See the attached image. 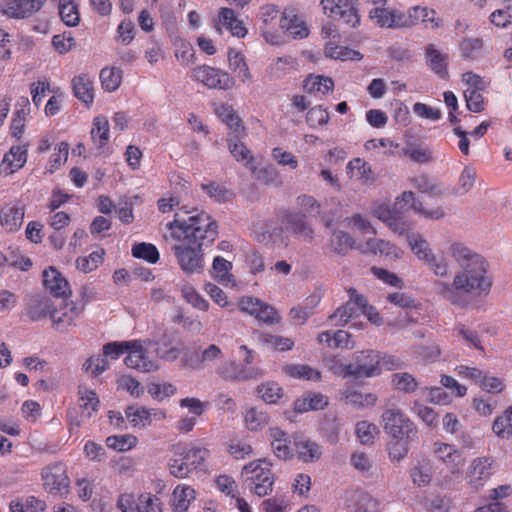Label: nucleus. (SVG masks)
I'll use <instances>...</instances> for the list:
<instances>
[{
	"instance_id": "dca6fc26",
	"label": "nucleus",
	"mask_w": 512,
	"mask_h": 512,
	"mask_svg": "<svg viewBox=\"0 0 512 512\" xmlns=\"http://www.w3.org/2000/svg\"><path fill=\"white\" fill-rule=\"evenodd\" d=\"M24 214V205L20 202L8 203L0 210V224L6 231H17L22 226Z\"/></svg>"
},
{
	"instance_id": "a878e982",
	"label": "nucleus",
	"mask_w": 512,
	"mask_h": 512,
	"mask_svg": "<svg viewBox=\"0 0 512 512\" xmlns=\"http://www.w3.org/2000/svg\"><path fill=\"white\" fill-rule=\"evenodd\" d=\"M218 374L225 380L244 381L254 378L258 372L254 369H247L240 364L231 361L224 363L218 368Z\"/></svg>"
},
{
	"instance_id": "58836bf2",
	"label": "nucleus",
	"mask_w": 512,
	"mask_h": 512,
	"mask_svg": "<svg viewBox=\"0 0 512 512\" xmlns=\"http://www.w3.org/2000/svg\"><path fill=\"white\" fill-rule=\"evenodd\" d=\"M91 138L98 148L107 144L109 140V122L105 116L99 115L94 118Z\"/></svg>"
},
{
	"instance_id": "052dcab7",
	"label": "nucleus",
	"mask_w": 512,
	"mask_h": 512,
	"mask_svg": "<svg viewBox=\"0 0 512 512\" xmlns=\"http://www.w3.org/2000/svg\"><path fill=\"white\" fill-rule=\"evenodd\" d=\"M104 250L93 251L88 257H78L76 267L84 273L95 270L103 261Z\"/></svg>"
},
{
	"instance_id": "f3484780",
	"label": "nucleus",
	"mask_w": 512,
	"mask_h": 512,
	"mask_svg": "<svg viewBox=\"0 0 512 512\" xmlns=\"http://www.w3.org/2000/svg\"><path fill=\"white\" fill-rule=\"evenodd\" d=\"M348 512H380V502L364 490L353 491L348 498Z\"/></svg>"
},
{
	"instance_id": "e2e57ef3",
	"label": "nucleus",
	"mask_w": 512,
	"mask_h": 512,
	"mask_svg": "<svg viewBox=\"0 0 512 512\" xmlns=\"http://www.w3.org/2000/svg\"><path fill=\"white\" fill-rule=\"evenodd\" d=\"M376 400L377 397L372 393L363 395L358 391H347L345 394L346 403L357 408L373 406Z\"/></svg>"
},
{
	"instance_id": "a19ab883",
	"label": "nucleus",
	"mask_w": 512,
	"mask_h": 512,
	"mask_svg": "<svg viewBox=\"0 0 512 512\" xmlns=\"http://www.w3.org/2000/svg\"><path fill=\"white\" fill-rule=\"evenodd\" d=\"M318 341L331 348H349L350 334L344 330H337L333 333L324 331L318 335Z\"/></svg>"
},
{
	"instance_id": "f03ea898",
	"label": "nucleus",
	"mask_w": 512,
	"mask_h": 512,
	"mask_svg": "<svg viewBox=\"0 0 512 512\" xmlns=\"http://www.w3.org/2000/svg\"><path fill=\"white\" fill-rule=\"evenodd\" d=\"M449 254L460 267L452 283L436 281V292L452 305L464 308L472 300L487 295L492 287L488 275L489 264L485 258L463 243H453Z\"/></svg>"
},
{
	"instance_id": "79ce46f5",
	"label": "nucleus",
	"mask_w": 512,
	"mask_h": 512,
	"mask_svg": "<svg viewBox=\"0 0 512 512\" xmlns=\"http://www.w3.org/2000/svg\"><path fill=\"white\" fill-rule=\"evenodd\" d=\"M392 386L403 393L411 394L418 388V381L408 372H397L391 376Z\"/></svg>"
},
{
	"instance_id": "338daca9",
	"label": "nucleus",
	"mask_w": 512,
	"mask_h": 512,
	"mask_svg": "<svg viewBox=\"0 0 512 512\" xmlns=\"http://www.w3.org/2000/svg\"><path fill=\"white\" fill-rule=\"evenodd\" d=\"M201 188L208 194L210 198L220 203L228 201L232 196V192L230 190L216 182H210L208 184L202 183Z\"/></svg>"
},
{
	"instance_id": "13d9d810",
	"label": "nucleus",
	"mask_w": 512,
	"mask_h": 512,
	"mask_svg": "<svg viewBox=\"0 0 512 512\" xmlns=\"http://www.w3.org/2000/svg\"><path fill=\"white\" fill-rule=\"evenodd\" d=\"M411 411L416 414L427 426L435 427L438 424V414L431 407L421 404L415 400Z\"/></svg>"
},
{
	"instance_id": "ea45409f",
	"label": "nucleus",
	"mask_w": 512,
	"mask_h": 512,
	"mask_svg": "<svg viewBox=\"0 0 512 512\" xmlns=\"http://www.w3.org/2000/svg\"><path fill=\"white\" fill-rule=\"evenodd\" d=\"M415 438H392V440L387 445V451L389 459L392 462H400L403 460L409 452V444Z\"/></svg>"
},
{
	"instance_id": "8fccbe9b",
	"label": "nucleus",
	"mask_w": 512,
	"mask_h": 512,
	"mask_svg": "<svg viewBox=\"0 0 512 512\" xmlns=\"http://www.w3.org/2000/svg\"><path fill=\"white\" fill-rule=\"evenodd\" d=\"M174 510L176 512H184L188 509L189 504L195 499V490L190 486H179L175 488L174 492Z\"/></svg>"
},
{
	"instance_id": "9d476101",
	"label": "nucleus",
	"mask_w": 512,
	"mask_h": 512,
	"mask_svg": "<svg viewBox=\"0 0 512 512\" xmlns=\"http://www.w3.org/2000/svg\"><path fill=\"white\" fill-rule=\"evenodd\" d=\"M130 349L124 359V363L128 368L136 369L140 372H152L157 370L158 365L155 361L151 360L146 349L142 345L141 340H132Z\"/></svg>"
},
{
	"instance_id": "a18cd8bd",
	"label": "nucleus",
	"mask_w": 512,
	"mask_h": 512,
	"mask_svg": "<svg viewBox=\"0 0 512 512\" xmlns=\"http://www.w3.org/2000/svg\"><path fill=\"white\" fill-rule=\"evenodd\" d=\"M347 169L351 171L352 176L363 182L367 183L375 180L371 166L361 158L351 160L347 165Z\"/></svg>"
},
{
	"instance_id": "412c9836",
	"label": "nucleus",
	"mask_w": 512,
	"mask_h": 512,
	"mask_svg": "<svg viewBox=\"0 0 512 512\" xmlns=\"http://www.w3.org/2000/svg\"><path fill=\"white\" fill-rule=\"evenodd\" d=\"M433 473V463L426 456L417 458L415 464L410 469V477L412 482L418 487L428 486L432 481Z\"/></svg>"
},
{
	"instance_id": "4468645a",
	"label": "nucleus",
	"mask_w": 512,
	"mask_h": 512,
	"mask_svg": "<svg viewBox=\"0 0 512 512\" xmlns=\"http://www.w3.org/2000/svg\"><path fill=\"white\" fill-rule=\"evenodd\" d=\"M27 155L28 145H13L0 163V174L8 176L21 169L27 161Z\"/></svg>"
},
{
	"instance_id": "bb28decb",
	"label": "nucleus",
	"mask_w": 512,
	"mask_h": 512,
	"mask_svg": "<svg viewBox=\"0 0 512 512\" xmlns=\"http://www.w3.org/2000/svg\"><path fill=\"white\" fill-rule=\"evenodd\" d=\"M281 29L294 39H303L308 36L309 30L305 22L297 15H288L286 12L280 18Z\"/></svg>"
},
{
	"instance_id": "69168bd1",
	"label": "nucleus",
	"mask_w": 512,
	"mask_h": 512,
	"mask_svg": "<svg viewBox=\"0 0 512 512\" xmlns=\"http://www.w3.org/2000/svg\"><path fill=\"white\" fill-rule=\"evenodd\" d=\"M476 177V170L471 166H465L459 176L456 193L459 195L468 193L473 188Z\"/></svg>"
},
{
	"instance_id": "7ed1b4c3",
	"label": "nucleus",
	"mask_w": 512,
	"mask_h": 512,
	"mask_svg": "<svg viewBox=\"0 0 512 512\" xmlns=\"http://www.w3.org/2000/svg\"><path fill=\"white\" fill-rule=\"evenodd\" d=\"M270 466L271 463L266 459H259L245 465L242 470L245 487L259 497H264L272 492L275 477Z\"/></svg>"
},
{
	"instance_id": "f257e3e1",
	"label": "nucleus",
	"mask_w": 512,
	"mask_h": 512,
	"mask_svg": "<svg viewBox=\"0 0 512 512\" xmlns=\"http://www.w3.org/2000/svg\"><path fill=\"white\" fill-rule=\"evenodd\" d=\"M167 227L177 241L171 249L180 268L186 274L201 273L204 269L203 247L211 245L218 236L216 221L205 211L182 207Z\"/></svg>"
},
{
	"instance_id": "6ab92c4d",
	"label": "nucleus",
	"mask_w": 512,
	"mask_h": 512,
	"mask_svg": "<svg viewBox=\"0 0 512 512\" xmlns=\"http://www.w3.org/2000/svg\"><path fill=\"white\" fill-rule=\"evenodd\" d=\"M82 309L75 303H66L63 307L57 308L51 314V320L54 327L59 331H65L74 324L75 320L80 316Z\"/></svg>"
},
{
	"instance_id": "4c0bfd02",
	"label": "nucleus",
	"mask_w": 512,
	"mask_h": 512,
	"mask_svg": "<svg viewBox=\"0 0 512 512\" xmlns=\"http://www.w3.org/2000/svg\"><path fill=\"white\" fill-rule=\"evenodd\" d=\"M407 239L411 250L418 257L419 260L428 262L433 259V252L429 247L428 242L418 233H407Z\"/></svg>"
},
{
	"instance_id": "2eb2a0df",
	"label": "nucleus",
	"mask_w": 512,
	"mask_h": 512,
	"mask_svg": "<svg viewBox=\"0 0 512 512\" xmlns=\"http://www.w3.org/2000/svg\"><path fill=\"white\" fill-rule=\"evenodd\" d=\"M268 435L271 449L277 458L288 460L294 456V449L287 432L278 427H271L268 430Z\"/></svg>"
},
{
	"instance_id": "4be33fe9",
	"label": "nucleus",
	"mask_w": 512,
	"mask_h": 512,
	"mask_svg": "<svg viewBox=\"0 0 512 512\" xmlns=\"http://www.w3.org/2000/svg\"><path fill=\"white\" fill-rule=\"evenodd\" d=\"M425 60L428 67L441 79H447L448 73V55L441 53L433 44L425 47Z\"/></svg>"
},
{
	"instance_id": "5701e85b",
	"label": "nucleus",
	"mask_w": 512,
	"mask_h": 512,
	"mask_svg": "<svg viewBox=\"0 0 512 512\" xmlns=\"http://www.w3.org/2000/svg\"><path fill=\"white\" fill-rule=\"evenodd\" d=\"M216 114L224 122L227 127L231 130L229 136H235V138H242L246 135L245 127L242 124V120L237 115L236 111L232 106L222 104L216 109Z\"/></svg>"
},
{
	"instance_id": "864d4df0",
	"label": "nucleus",
	"mask_w": 512,
	"mask_h": 512,
	"mask_svg": "<svg viewBox=\"0 0 512 512\" xmlns=\"http://www.w3.org/2000/svg\"><path fill=\"white\" fill-rule=\"evenodd\" d=\"M244 419L249 430L257 431L268 423L269 416L262 409L253 407L246 412Z\"/></svg>"
},
{
	"instance_id": "603ef678",
	"label": "nucleus",
	"mask_w": 512,
	"mask_h": 512,
	"mask_svg": "<svg viewBox=\"0 0 512 512\" xmlns=\"http://www.w3.org/2000/svg\"><path fill=\"white\" fill-rule=\"evenodd\" d=\"M258 395L268 404H275L283 396L280 385L276 382H265L257 387Z\"/></svg>"
},
{
	"instance_id": "f704fd0d",
	"label": "nucleus",
	"mask_w": 512,
	"mask_h": 512,
	"mask_svg": "<svg viewBox=\"0 0 512 512\" xmlns=\"http://www.w3.org/2000/svg\"><path fill=\"white\" fill-rule=\"evenodd\" d=\"M257 340L260 344L281 352L289 351L294 346V341L291 338L264 332L257 333Z\"/></svg>"
},
{
	"instance_id": "0e129e2a",
	"label": "nucleus",
	"mask_w": 512,
	"mask_h": 512,
	"mask_svg": "<svg viewBox=\"0 0 512 512\" xmlns=\"http://www.w3.org/2000/svg\"><path fill=\"white\" fill-rule=\"evenodd\" d=\"M139 512H162L160 498L151 493H142L137 497Z\"/></svg>"
},
{
	"instance_id": "c9c22d12",
	"label": "nucleus",
	"mask_w": 512,
	"mask_h": 512,
	"mask_svg": "<svg viewBox=\"0 0 512 512\" xmlns=\"http://www.w3.org/2000/svg\"><path fill=\"white\" fill-rule=\"evenodd\" d=\"M328 405V399L321 393L307 394L303 398L297 399L294 408L297 412L303 413L309 410H320Z\"/></svg>"
},
{
	"instance_id": "1a4fd4ad",
	"label": "nucleus",
	"mask_w": 512,
	"mask_h": 512,
	"mask_svg": "<svg viewBox=\"0 0 512 512\" xmlns=\"http://www.w3.org/2000/svg\"><path fill=\"white\" fill-rule=\"evenodd\" d=\"M239 307L243 312L248 313L266 325H274L281 321V316L277 310L258 298L243 297L239 301Z\"/></svg>"
},
{
	"instance_id": "4d7b16f0",
	"label": "nucleus",
	"mask_w": 512,
	"mask_h": 512,
	"mask_svg": "<svg viewBox=\"0 0 512 512\" xmlns=\"http://www.w3.org/2000/svg\"><path fill=\"white\" fill-rule=\"evenodd\" d=\"M192 470L199 468L209 456V450L204 447H192L181 453Z\"/></svg>"
},
{
	"instance_id": "37998d69",
	"label": "nucleus",
	"mask_w": 512,
	"mask_h": 512,
	"mask_svg": "<svg viewBox=\"0 0 512 512\" xmlns=\"http://www.w3.org/2000/svg\"><path fill=\"white\" fill-rule=\"evenodd\" d=\"M58 8L61 20L67 26L74 27L79 24L80 14L74 0H59Z\"/></svg>"
},
{
	"instance_id": "de8ad7c7",
	"label": "nucleus",
	"mask_w": 512,
	"mask_h": 512,
	"mask_svg": "<svg viewBox=\"0 0 512 512\" xmlns=\"http://www.w3.org/2000/svg\"><path fill=\"white\" fill-rule=\"evenodd\" d=\"M127 420L135 428H144L150 425L148 409L139 405H131L125 409Z\"/></svg>"
},
{
	"instance_id": "c756f323",
	"label": "nucleus",
	"mask_w": 512,
	"mask_h": 512,
	"mask_svg": "<svg viewBox=\"0 0 512 512\" xmlns=\"http://www.w3.org/2000/svg\"><path fill=\"white\" fill-rule=\"evenodd\" d=\"M240 139L241 138H235V136H228V149L236 161L243 162L247 168L254 170V157L251 151L243 142L240 141Z\"/></svg>"
},
{
	"instance_id": "6e6552de",
	"label": "nucleus",
	"mask_w": 512,
	"mask_h": 512,
	"mask_svg": "<svg viewBox=\"0 0 512 512\" xmlns=\"http://www.w3.org/2000/svg\"><path fill=\"white\" fill-rule=\"evenodd\" d=\"M41 477L44 489L50 494L63 495L68 492L70 481L63 463L56 462L44 467Z\"/></svg>"
},
{
	"instance_id": "f8f14e48",
	"label": "nucleus",
	"mask_w": 512,
	"mask_h": 512,
	"mask_svg": "<svg viewBox=\"0 0 512 512\" xmlns=\"http://www.w3.org/2000/svg\"><path fill=\"white\" fill-rule=\"evenodd\" d=\"M433 451L438 460L442 461L452 474L459 473L464 465L462 453L455 446L442 442H435Z\"/></svg>"
},
{
	"instance_id": "9b49d317",
	"label": "nucleus",
	"mask_w": 512,
	"mask_h": 512,
	"mask_svg": "<svg viewBox=\"0 0 512 512\" xmlns=\"http://www.w3.org/2000/svg\"><path fill=\"white\" fill-rule=\"evenodd\" d=\"M493 459L490 457H478L474 459L467 470L469 485L479 489L490 478L493 473Z\"/></svg>"
},
{
	"instance_id": "2f4dec72",
	"label": "nucleus",
	"mask_w": 512,
	"mask_h": 512,
	"mask_svg": "<svg viewBox=\"0 0 512 512\" xmlns=\"http://www.w3.org/2000/svg\"><path fill=\"white\" fill-rule=\"evenodd\" d=\"M233 264L231 261L226 260L222 256H216L213 259L211 275L222 285H228L234 282V277L231 274Z\"/></svg>"
},
{
	"instance_id": "7c9ffc66",
	"label": "nucleus",
	"mask_w": 512,
	"mask_h": 512,
	"mask_svg": "<svg viewBox=\"0 0 512 512\" xmlns=\"http://www.w3.org/2000/svg\"><path fill=\"white\" fill-rule=\"evenodd\" d=\"M304 90L309 94L327 95L334 89V82L330 77L309 75L304 81Z\"/></svg>"
},
{
	"instance_id": "0eeeda50",
	"label": "nucleus",
	"mask_w": 512,
	"mask_h": 512,
	"mask_svg": "<svg viewBox=\"0 0 512 512\" xmlns=\"http://www.w3.org/2000/svg\"><path fill=\"white\" fill-rule=\"evenodd\" d=\"M321 5L329 18L341 20L349 28L360 25V15L353 0H321Z\"/></svg>"
},
{
	"instance_id": "20e7f679",
	"label": "nucleus",
	"mask_w": 512,
	"mask_h": 512,
	"mask_svg": "<svg viewBox=\"0 0 512 512\" xmlns=\"http://www.w3.org/2000/svg\"><path fill=\"white\" fill-rule=\"evenodd\" d=\"M380 355L374 350L357 351L348 364L340 363L337 366V373L342 377L370 378L381 373Z\"/></svg>"
},
{
	"instance_id": "cd10ccee",
	"label": "nucleus",
	"mask_w": 512,
	"mask_h": 512,
	"mask_svg": "<svg viewBox=\"0 0 512 512\" xmlns=\"http://www.w3.org/2000/svg\"><path fill=\"white\" fill-rule=\"evenodd\" d=\"M228 65L239 80L243 83L252 82V74L249 70L248 64L246 63L245 56L235 49H229L228 51Z\"/></svg>"
},
{
	"instance_id": "a211bd4d",
	"label": "nucleus",
	"mask_w": 512,
	"mask_h": 512,
	"mask_svg": "<svg viewBox=\"0 0 512 512\" xmlns=\"http://www.w3.org/2000/svg\"><path fill=\"white\" fill-rule=\"evenodd\" d=\"M293 449L298 458L303 462H315L322 455V448L314 441L303 435L293 437Z\"/></svg>"
},
{
	"instance_id": "423d86ee",
	"label": "nucleus",
	"mask_w": 512,
	"mask_h": 512,
	"mask_svg": "<svg viewBox=\"0 0 512 512\" xmlns=\"http://www.w3.org/2000/svg\"><path fill=\"white\" fill-rule=\"evenodd\" d=\"M191 78L209 89L229 90L235 86V79L228 72L208 65L195 67Z\"/></svg>"
},
{
	"instance_id": "ddd939ff",
	"label": "nucleus",
	"mask_w": 512,
	"mask_h": 512,
	"mask_svg": "<svg viewBox=\"0 0 512 512\" xmlns=\"http://www.w3.org/2000/svg\"><path fill=\"white\" fill-rule=\"evenodd\" d=\"M54 309L52 300L39 294L29 296L25 305V313L31 321H40L48 316L51 318Z\"/></svg>"
},
{
	"instance_id": "72a5a7b5",
	"label": "nucleus",
	"mask_w": 512,
	"mask_h": 512,
	"mask_svg": "<svg viewBox=\"0 0 512 512\" xmlns=\"http://www.w3.org/2000/svg\"><path fill=\"white\" fill-rule=\"evenodd\" d=\"M353 245L351 235L342 230H334L328 242L330 250L338 255H346Z\"/></svg>"
},
{
	"instance_id": "680f3d73",
	"label": "nucleus",
	"mask_w": 512,
	"mask_h": 512,
	"mask_svg": "<svg viewBox=\"0 0 512 512\" xmlns=\"http://www.w3.org/2000/svg\"><path fill=\"white\" fill-rule=\"evenodd\" d=\"M459 48L463 58L475 59L483 48V40L481 38H463Z\"/></svg>"
},
{
	"instance_id": "c03bdc74",
	"label": "nucleus",
	"mask_w": 512,
	"mask_h": 512,
	"mask_svg": "<svg viewBox=\"0 0 512 512\" xmlns=\"http://www.w3.org/2000/svg\"><path fill=\"white\" fill-rule=\"evenodd\" d=\"M493 432L504 439L512 437V406L502 416L497 417L492 425Z\"/></svg>"
},
{
	"instance_id": "b1692460",
	"label": "nucleus",
	"mask_w": 512,
	"mask_h": 512,
	"mask_svg": "<svg viewBox=\"0 0 512 512\" xmlns=\"http://www.w3.org/2000/svg\"><path fill=\"white\" fill-rule=\"evenodd\" d=\"M287 230L301 238L303 241L311 242L314 238V230L301 214H289L285 218Z\"/></svg>"
},
{
	"instance_id": "e433bc0d",
	"label": "nucleus",
	"mask_w": 512,
	"mask_h": 512,
	"mask_svg": "<svg viewBox=\"0 0 512 512\" xmlns=\"http://www.w3.org/2000/svg\"><path fill=\"white\" fill-rule=\"evenodd\" d=\"M283 372L295 379H304L309 381H318L321 373L306 364H287L282 368Z\"/></svg>"
},
{
	"instance_id": "393cba45",
	"label": "nucleus",
	"mask_w": 512,
	"mask_h": 512,
	"mask_svg": "<svg viewBox=\"0 0 512 512\" xmlns=\"http://www.w3.org/2000/svg\"><path fill=\"white\" fill-rule=\"evenodd\" d=\"M175 340L174 333H163L154 343L156 345V354L164 360L175 361L181 353V349L175 345Z\"/></svg>"
},
{
	"instance_id": "bf43d9fd",
	"label": "nucleus",
	"mask_w": 512,
	"mask_h": 512,
	"mask_svg": "<svg viewBox=\"0 0 512 512\" xmlns=\"http://www.w3.org/2000/svg\"><path fill=\"white\" fill-rule=\"evenodd\" d=\"M69 144L67 142H60L54 148V153L51 155L47 170L54 173L62 164L68 159Z\"/></svg>"
},
{
	"instance_id": "c85d7f7f",
	"label": "nucleus",
	"mask_w": 512,
	"mask_h": 512,
	"mask_svg": "<svg viewBox=\"0 0 512 512\" xmlns=\"http://www.w3.org/2000/svg\"><path fill=\"white\" fill-rule=\"evenodd\" d=\"M72 88L74 96L86 105L94 100L93 82L87 75H79L73 78Z\"/></svg>"
},
{
	"instance_id": "473e14b6",
	"label": "nucleus",
	"mask_w": 512,
	"mask_h": 512,
	"mask_svg": "<svg viewBox=\"0 0 512 512\" xmlns=\"http://www.w3.org/2000/svg\"><path fill=\"white\" fill-rule=\"evenodd\" d=\"M9 509L10 512H42L46 509V503L35 496H27L12 500Z\"/></svg>"
},
{
	"instance_id": "774afa93",
	"label": "nucleus",
	"mask_w": 512,
	"mask_h": 512,
	"mask_svg": "<svg viewBox=\"0 0 512 512\" xmlns=\"http://www.w3.org/2000/svg\"><path fill=\"white\" fill-rule=\"evenodd\" d=\"M435 12L433 10H428L426 7L415 6L410 8L407 11L409 28L417 25L421 22L434 21L433 15Z\"/></svg>"
},
{
	"instance_id": "aec40b11",
	"label": "nucleus",
	"mask_w": 512,
	"mask_h": 512,
	"mask_svg": "<svg viewBox=\"0 0 512 512\" xmlns=\"http://www.w3.org/2000/svg\"><path fill=\"white\" fill-rule=\"evenodd\" d=\"M43 284L55 297H67L71 293L68 281L54 267L43 271Z\"/></svg>"
},
{
	"instance_id": "49530a36",
	"label": "nucleus",
	"mask_w": 512,
	"mask_h": 512,
	"mask_svg": "<svg viewBox=\"0 0 512 512\" xmlns=\"http://www.w3.org/2000/svg\"><path fill=\"white\" fill-rule=\"evenodd\" d=\"M279 8L274 4H266L260 8V18L264 24V28L262 29V34L268 42H273V35L268 32L266 29L270 26H273V22L278 18Z\"/></svg>"
},
{
	"instance_id": "6e6d98bb",
	"label": "nucleus",
	"mask_w": 512,
	"mask_h": 512,
	"mask_svg": "<svg viewBox=\"0 0 512 512\" xmlns=\"http://www.w3.org/2000/svg\"><path fill=\"white\" fill-rule=\"evenodd\" d=\"M137 444V438L130 434L112 435L107 437L106 445L117 451H127Z\"/></svg>"
},
{
	"instance_id": "3c124183",
	"label": "nucleus",
	"mask_w": 512,
	"mask_h": 512,
	"mask_svg": "<svg viewBox=\"0 0 512 512\" xmlns=\"http://www.w3.org/2000/svg\"><path fill=\"white\" fill-rule=\"evenodd\" d=\"M359 315V311L353 304V301L350 299L342 306L338 307L336 311L329 316L330 321H335V325L343 326L345 325L351 318L357 317Z\"/></svg>"
},
{
	"instance_id": "09e8293b",
	"label": "nucleus",
	"mask_w": 512,
	"mask_h": 512,
	"mask_svg": "<svg viewBox=\"0 0 512 512\" xmlns=\"http://www.w3.org/2000/svg\"><path fill=\"white\" fill-rule=\"evenodd\" d=\"M99 77L102 87L106 91L113 92L118 89L121 84L122 71L114 67H105L100 71Z\"/></svg>"
},
{
	"instance_id": "5fc2aeb1",
	"label": "nucleus",
	"mask_w": 512,
	"mask_h": 512,
	"mask_svg": "<svg viewBox=\"0 0 512 512\" xmlns=\"http://www.w3.org/2000/svg\"><path fill=\"white\" fill-rule=\"evenodd\" d=\"M132 256L138 259L146 260L155 264L159 260V252L155 245L151 243H138L133 245L131 250Z\"/></svg>"
},
{
	"instance_id": "39448f33",
	"label": "nucleus",
	"mask_w": 512,
	"mask_h": 512,
	"mask_svg": "<svg viewBox=\"0 0 512 512\" xmlns=\"http://www.w3.org/2000/svg\"><path fill=\"white\" fill-rule=\"evenodd\" d=\"M384 431L392 438H416L417 428L410 418L398 408H388L382 414Z\"/></svg>"
}]
</instances>
